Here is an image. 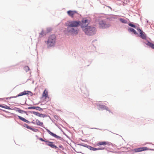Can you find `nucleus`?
Returning <instances> with one entry per match:
<instances>
[{
  "label": "nucleus",
  "instance_id": "nucleus-12",
  "mask_svg": "<svg viewBox=\"0 0 154 154\" xmlns=\"http://www.w3.org/2000/svg\"><path fill=\"white\" fill-rule=\"evenodd\" d=\"M47 132H48V133L50 134L53 137H55V138H56L58 139H60L61 137L58 136H57V135L56 134L53 133L51 132L50 130H49L48 129H47Z\"/></svg>",
  "mask_w": 154,
  "mask_h": 154
},
{
  "label": "nucleus",
  "instance_id": "nucleus-7",
  "mask_svg": "<svg viewBox=\"0 0 154 154\" xmlns=\"http://www.w3.org/2000/svg\"><path fill=\"white\" fill-rule=\"evenodd\" d=\"M83 146L85 147H87L88 149H89L90 150H93V151H96V150H103V149H104V148H102V147H101V148H95L92 147V146H90L87 145H86L85 146Z\"/></svg>",
  "mask_w": 154,
  "mask_h": 154
},
{
  "label": "nucleus",
  "instance_id": "nucleus-19",
  "mask_svg": "<svg viewBox=\"0 0 154 154\" xmlns=\"http://www.w3.org/2000/svg\"><path fill=\"white\" fill-rule=\"evenodd\" d=\"M0 107L6 109H11L10 107L7 106L6 105H4V106L0 104Z\"/></svg>",
  "mask_w": 154,
  "mask_h": 154
},
{
  "label": "nucleus",
  "instance_id": "nucleus-22",
  "mask_svg": "<svg viewBox=\"0 0 154 154\" xmlns=\"http://www.w3.org/2000/svg\"><path fill=\"white\" fill-rule=\"evenodd\" d=\"M119 20L120 21H121V22L122 23H127V21L124 19L120 18V19Z\"/></svg>",
  "mask_w": 154,
  "mask_h": 154
},
{
  "label": "nucleus",
  "instance_id": "nucleus-24",
  "mask_svg": "<svg viewBox=\"0 0 154 154\" xmlns=\"http://www.w3.org/2000/svg\"><path fill=\"white\" fill-rule=\"evenodd\" d=\"M24 70L26 72H27L29 70V68L28 66H25L24 68Z\"/></svg>",
  "mask_w": 154,
  "mask_h": 154
},
{
  "label": "nucleus",
  "instance_id": "nucleus-20",
  "mask_svg": "<svg viewBox=\"0 0 154 154\" xmlns=\"http://www.w3.org/2000/svg\"><path fill=\"white\" fill-rule=\"evenodd\" d=\"M129 30L130 32H132L135 35L137 34L136 31L133 29L130 28L129 29Z\"/></svg>",
  "mask_w": 154,
  "mask_h": 154
},
{
  "label": "nucleus",
  "instance_id": "nucleus-16",
  "mask_svg": "<svg viewBox=\"0 0 154 154\" xmlns=\"http://www.w3.org/2000/svg\"><path fill=\"white\" fill-rule=\"evenodd\" d=\"M18 117L20 120H22L23 122H25L28 123H30V122L28 120H27L26 119L20 116H18Z\"/></svg>",
  "mask_w": 154,
  "mask_h": 154
},
{
  "label": "nucleus",
  "instance_id": "nucleus-6",
  "mask_svg": "<svg viewBox=\"0 0 154 154\" xmlns=\"http://www.w3.org/2000/svg\"><path fill=\"white\" fill-rule=\"evenodd\" d=\"M29 93H31V92L29 91H24L20 93V94H18L17 96L10 97H8V98H4L2 99V100H4L5 99H6V100H8V99H10L11 98H15V97H19V96H22L26 95V94H29Z\"/></svg>",
  "mask_w": 154,
  "mask_h": 154
},
{
  "label": "nucleus",
  "instance_id": "nucleus-18",
  "mask_svg": "<svg viewBox=\"0 0 154 154\" xmlns=\"http://www.w3.org/2000/svg\"><path fill=\"white\" fill-rule=\"evenodd\" d=\"M35 122L36 125H38L42 126L43 125V122H41L38 119L36 120Z\"/></svg>",
  "mask_w": 154,
  "mask_h": 154
},
{
  "label": "nucleus",
  "instance_id": "nucleus-2",
  "mask_svg": "<svg viewBox=\"0 0 154 154\" xmlns=\"http://www.w3.org/2000/svg\"><path fill=\"white\" fill-rule=\"evenodd\" d=\"M56 38V36L54 35H52L49 36L47 41L48 46L49 47L54 46L55 45Z\"/></svg>",
  "mask_w": 154,
  "mask_h": 154
},
{
  "label": "nucleus",
  "instance_id": "nucleus-4",
  "mask_svg": "<svg viewBox=\"0 0 154 154\" xmlns=\"http://www.w3.org/2000/svg\"><path fill=\"white\" fill-rule=\"evenodd\" d=\"M80 22L77 21H72L68 22L66 24V26L76 28L80 25Z\"/></svg>",
  "mask_w": 154,
  "mask_h": 154
},
{
  "label": "nucleus",
  "instance_id": "nucleus-3",
  "mask_svg": "<svg viewBox=\"0 0 154 154\" xmlns=\"http://www.w3.org/2000/svg\"><path fill=\"white\" fill-rule=\"evenodd\" d=\"M67 27L66 29L68 32L74 35H76L78 33L79 30L77 28L68 26Z\"/></svg>",
  "mask_w": 154,
  "mask_h": 154
},
{
  "label": "nucleus",
  "instance_id": "nucleus-21",
  "mask_svg": "<svg viewBox=\"0 0 154 154\" xmlns=\"http://www.w3.org/2000/svg\"><path fill=\"white\" fill-rule=\"evenodd\" d=\"M34 114L35 115L40 117H41L43 116L42 114H41L38 112H35L34 113Z\"/></svg>",
  "mask_w": 154,
  "mask_h": 154
},
{
  "label": "nucleus",
  "instance_id": "nucleus-28",
  "mask_svg": "<svg viewBox=\"0 0 154 154\" xmlns=\"http://www.w3.org/2000/svg\"><path fill=\"white\" fill-rule=\"evenodd\" d=\"M39 140L42 141H43V142H47V141H46L45 140H44L42 138H39Z\"/></svg>",
  "mask_w": 154,
  "mask_h": 154
},
{
  "label": "nucleus",
  "instance_id": "nucleus-5",
  "mask_svg": "<svg viewBox=\"0 0 154 154\" xmlns=\"http://www.w3.org/2000/svg\"><path fill=\"white\" fill-rule=\"evenodd\" d=\"M98 27L100 29H105L109 27L110 25L108 23H106L105 21L100 20L98 21Z\"/></svg>",
  "mask_w": 154,
  "mask_h": 154
},
{
  "label": "nucleus",
  "instance_id": "nucleus-9",
  "mask_svg": "<svg viewBox=\"0 0 154 154\" xmlns=\"http://www.w3.org/2000/svg\"><path fill=\"white\" fill-rule=\"evenodd\" d=\"M68 15L72 18H73L74 15L76 14H78L77 12L76 11H72L69 10L67 12Z\"/></svg>",
  "mask_w": 154,
  "mask_h": 154
},
{
  "label": "nucleus",
  "instance_id": "nucleus-1",
  "mask_svg": "<svg viewBox=\"0 0 154 154\" xmlns=\"http://www.w3.org/2000/svg\"><path fill=\"white\" fill-rule=\"evenodd\" d=\"M82 29L86 34L89 35H94L96 31V28L94 27L89 26L85 28H83Z\"/></svg>",
  "mask_w": 154,
  "mask_h": 154
},
{
  "label": "nucleus",
  "instance_id": "nucleus-26",
  "mask_svg": "<svg viewBox=\"0 0 154 154\" xmlns=\"http://www.w3.org/2000/svg\"><path fill=\"white\" fill-rule=\"evenodd\" d=\"M24 126L26 128H27L32 130H33V128H31L28 125H27L26 124H25L24 125Z\"/></svg>",
  "mask_w": 154,
  "mask_h": 154
},
{
  "label": "nucleus",
  "instance_id": "nucleus-13",
  "mask_svg": "<svg viewBox=\"0 0 154 154\" xmlns=\"http://www.w3.org/2000/svg\"><path fill=\"white\" fill-rule=\"evenodd\" d=\"M108 144V142L106 141H100L97 143V145L100 146L101 145L105 146Z\"/></svg>",
  "mask_w": 154,
  "mask_h": 154
},
{
  "label": "nucleus",
  "instance_id": "nucleus-27",
  "mask_svg": "<svg viewBox=\"0 0 154 154\" xmlns=\"http://www.w3.org/2000/svg\"><path fill=\"white\" fill-rule=\"evenodd\" d=\"M129 25L131 26L134 27L135 28V27H136V26L134 25H133V24H132V23H129Z\"/></svg>",
  "mask_w": 154,
  "mask_h": 154
},
{
  "label": "nucleus",
  "instance_id": "nucleus-17",
  "mask_svg": "<svg viewBox=\"0 0 154 154\" xmlns=\"http://www.w3.org/2000/svg\"><path fill=\"white\" fill-rule=\"evenodd\" d=\"M42 95V97H45V98L48 97V92L46 89H45L43 92Z\"/></svg>",
  "mask_w": 154,
  "mask_h": 154
},
{
  "label": "nucleus",
  "instance_id": "nucleus-29",
  "mask_svg": "<svg viewBox=\"0 0 154 154\" xmlns=\"http://www.w3.org/2000/svg\"><path fill=\"white\" fill-rule=\"evenodd\" d=\"M32 130L34 131H37V130L36 129H33V130Z\"/></svg>",
  "mask_w": 154,
  "mask_h": 154
},
{
  "label": "nucleus",
  "instance_id": "nucleus-10",
  "mask_svg": "<svg viewBox=\"0 0 154 154\" xmlns=\"http://www.w3.org/2000/svg\"><path fill=\"white\" fill-rule=\"evenodd\" d=\"M88 21L87 20H83L81 23V26L83 28H85L86 26L88 25Z\"/></svg>",
  "mask_w": 154,
  "mask_h": 154
},
{
  "label": "nucleus",
  "instance_id": "nucleus-25",
  "mask_svg": "<svg viewBox=\"0 0 154 154\" xmlns=\"http://www.w3.org/2000/svg\"><path fill=\"white\" fill-rule=\"evenodd\" d=\"M17 112H19L22 113V114H23V113L25 112V111H23V110L20 109H18V110H17Z\"/></svg>",
  "mask_w": 154,
  "mask_h": 154
},
{
  "label": "nucleus",
  "instance_id": "nucleus-30",
  "mask_svg": "<svg viewBox=\"0 0 154 154\" xmlns=\"http://www.w3.org/2000/svg\"><path fill=\"white\" fill-rule=\"evenodd\" d=\"M102 106L104 108H106V106H103L102 105Z\"/></svg>",
  "mask_w": 154,
  "mask_h": 154
},
{
  "label": "nucleus",
  "instance_id": "nucleus-11",
  "mask_svg": "<svg viewBox=\"0 0 154 154\" xmlns=\"http://www.w3.org/2000/svg\"><path fill=\"white\" fill-rule=\"evenodd\" d=\"M148 149V148L146 147H142L137 148L135 149V151L136 152H138L147 150Z\"/></svg>",
  "mask_w": 154,
  "mask_h": 154
},
{
  "label": "nucleus",
  "instance_id": "nucleus-15",
  "mask_svg": "<svg viewBox=\"0 0 154 154\" xmlns=\"http://www.w3.org/2000/svg\"><path fill=\"white\" fill-rule=\"evenodd\" d=\"M146 44L148 46L150 47L152 49H154V44L151 43L149 41H148L146 43Z\"/></svg>",
  "mask_w": 154,
  "mask_h": 154
},
{
  "label": "nucleus",
  "instance_id": "nucleus-14",
  "mask_svg": "<svg viewBox=\"0 0 154 154\" xmlns=\"http://www.w3.org/2000/svg\"><path fill=\"white\" fill-rule=\"evenodd\" d=\"M53 142H48V143H46V144L50 146L52 148H54V149H56L57 148V147L55 145H54L53 144Z\"/></svg>",
  "mask_w": 154,
  "mask_h": 154
},
{
  "label": "nucleus",
  "instance_id": "nucleus-23",
  "mask_svg": "<svg viewBox=\"0 0 154 154\" xmlns=\"http://www.w3.org/2000/svg\"><path fill=\"white\" fill-rule=\"evenodd\" d=\"M45 35L44 32L42 30L41 32L40 33V37H42Z\"/></svg>",
  "mask_w": 154,
  "mask_h": 154
},
{
  "label": "nucleus",
  "instance_id": "nucleus-8",
  "mask_svg": "<svg viewBox=\"0 0 154 154\" xmlns=\"http://www.w3.org/2000/svg\"><path fill=\"white\" fill-rule=\"evenodd\" d=\"M137 29L140 34V36L143 39H146V36L145 33L140 29Z\"/></svg>",
  "mask_w": 154,
  "mask_h": 154
}]
</instances>
